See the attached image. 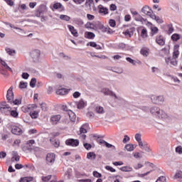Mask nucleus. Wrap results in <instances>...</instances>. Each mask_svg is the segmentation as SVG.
I'll use <instances>...</instances> for the list:
<instances>
[{"mask_svg": "<svg viewBox=\"0 0 182 182\" xmlns=\"http://www.w3.org/2000/svg\"><path fill=\"white\" fill-rule=\"evenodd\" d=\"M141 36L142 38H147V29L143 28L141 32Z\"/></svg>", "mask_w": 182, "mask_h": 182, "instance_id": "49530a36", "label": "nucleus"}, {"mask_svg": "<svg viewBox=\"0 0 182 182\" xmlns=\"http://www.w3.org/2000/svg\"><path fill=\"white\" fill-rule=\"evenodd\" d=\"M156 182H166V178L165 176H160Z\"/></svg>", "mask_w": 182, "mask_h": 182, "instance_id": "680f3d73", "label": "nucleus"}, {"mask_svg": "<svg viewBox=\"0 0 182 182\" xmlns=\"http://www.w3.org/2000/svg\"><path fill=\"white\" fill-rule=\"evenodd\" d=\"M68 93H69V90L63 87H60L56 91V94L60 96H65V95H68Z\"/></svg>", "mask_w": 182, "mask_h": 182, "instance_id": "2eb2a0df", "label": "nucleus"}, {"mask_svg": "<svg viewBox=\"0 0 182 182\" xmlns=\"http://www.w3.org/2000/svg\"><path fill=\"white\" fill-rule=\"evenodd\" d=\"M96 36L92 32L86 31L85 33V38L87 39H95Z\"/></svg>", "mask_w": 182, "mask_h": 182, "instance_id": "393cba45", "label": "nucleus"}, {"mask_svg": "<svg viewBox=\"0 0 182 182\" xmlns=\"http://www.w3.org/2000/svg\"><path fill=\"white\" fill-rule=\"evenodd\" d=\"M135 139L136 141H141V135L140 134H136L135 135Z\"/></svg>", "mask_w": 182, "mask_h": 182, "instance_id": "69168bd1", "label": "nucleus"}, {"mask_svg": "<svg viewBox=\"0 0 182 182\" xmlns=\"http://www.w3.org/2000/svg\"><path fill=\"white\" fill-rule=\"evenodd\" d=\"M23 151L25 153H28V151H31L32 150V146L26 143L25 145H23L21 147Z\"/></svg>", "mask_w": 182, "mask_h": 182, "instance_id": "b1692460", "label": "nucleus"}, {"mask_svg": "<svg viewBox=\"0 0 182 182\" xmlns=\"http://www.w3.org/2000/svg\"><path fill=\"white\" fill-rule=\"evenodd\" d=\"M31 119H38V117L39 116V112L34 111L33 112L30 113Z\"/></svg>", "mask_w": 182, "mask_h": 182, "instance_id": "58836bf2", "label": "nucleus"}, {"mask_svg": "<svg viewBox=\"0 0 182 182\" xmlns=\"http://www.w3.org/2000/svg\"><path fill=\"white\" fill-rule=\"evenodd\" d=\"M1 63L5 69H7V70H9V72H12V68H11L5 61L1 60Z\"/></svg>", "mask_w": 182, "mask_h": 182, "instance_id": "e433bc0d", "label": "nucleus"}, {"mask_svg": "<svg viewBox=\"0 0 182 182\" xmlns=\"http://www.w3.org/2000/svg\"><path fill=\"white\" fill-rule=\"evenodd\" d=\"M174 178L175 179L182 178V171H178V172H176V173L174 176Z\"/></svg>", "mask_w": 182, "mask_h": 182, "instance_id": "de8ad7c7", "label": "nucleus"}, {"mask_svg": "<svg viewBox=\"0 0 182 182\" xmlns=\"http://www.w3.org/2000/svg\"><path fill=\"white\" fill-rule=\"evenodd\" d=\"M136 146H134V145L132 144H127L125 145V149L126 150H127V151H133V150H134V148Z\"/></svg>", "mask_w": 182, "mask_h": 182, "instance_id": "7c9ffc66", "label": "nucleus"}, {"mask_svg": "<svg viewBox=\"0 0 182 182\" xmlns=\"http://www.w3.org/2000/svg\"><path fill=\"white\" fill-rule=\"evenodd\" d=\"M95 112L98 114H103L105 113V108L102 106H97L95 107Z\"/></svg>", "mask_w": 182, "mask_h": 182, "instance_id": "bb28decb", "label": "nucleus"}, {"mask_svg": "<svg viewBox=\"0 0 182 182\" xmlns=\"http://www.w3.org/2000/svg\"><path fill=\"white\" fill-rule=\"evenodd\" d=\"M166 101V98L164 95H151V102L154 105H156L157 106H161L164 105V102Z\"/></svg>", "mask_w": 182, "mask_h": 182, "instance_id": "f257e3e1", "label": "nucleus"}, {"mask_svg": "<svg viewBox=\"0 0 182 182\" xmlns=\"http://www.w3.org/2000/svg\"><path fill=\"white\" fill-rule=\"evenodd\" d=\"M114 100L116 103L119 105V106H122L123 105H126V100L122 98V97L117 95H114Z\"/></svg>", "mask_w": 182, "mask_h": 182, "instance_id": "1a4fd4ad", "label": "nucleus"}, {"mask_svg": "<svg viewBox=\"0 0 182 182\" xmlns=\"http://www.w3.org/2000/svg\"><path fill=\"white\" fill-rule=\"evenodd\" d=\"M178 55H180V51H178V50H174L173 53V58L177 59L178 58Z\"/></svg>", "mask_w": 182, "mask_h": 182, "instance_id": "3c124183", "label": "nucleus"}, {"mask_svg": "<svg viewBox=\"0 0 182 182\" xmlns=\"http://www.w3.org/2000/svg\"><path fill=\"white\" fill-rule=\"evenodd\" d=\"M68 28L69 31L71 32L72 35H73V36H75V38H77V36H79L77 30H76L73 26L68 25Z\"/></svg>", "mask_w": 182, "mask_h": 182, "instance_id": "6ab92c4d", "label": "nucleus"}, {"mask_svg": "<svg viewBox=\"0 0 182 182\" xmlns=\"http://www.w3.org/2000/svg\"><path fill=\"white\" fill-rule=\"evenodd\" d=\"M10 116L14 119H18L19 117V112L16 109H11Z\"/></svg>", "mask_w": 182, "mask_h": 182, "instance_id": "a878e982", "label": "nucleus"}, {"mask_svg": "<svg viewBox=\"0 0 182 182\" xmlns=\"http://www.w3.org/2000/svg\"><path fill=\"white\" fill-rule=\"evenodd\" d=\"M31 87H35L36 86V78H32L30 82Z\"/></svg>", "mask_w": 182, "mask_h": 182, "instance_id": "09e8293b", "label": "nucleus"}, {"mask_svg": "<svg viewBox=\"0 0 182 182\" xmlns=\"http://www.w3.org/2000/svg\"><path fill=\"white\" fill-rule=\"evenodd\" d=\"M98 9L100 14H102V15H107V14H109V9H107L106 7H104L102 5L98 6Z\"/></svg>", "mask_w": 182, "mask_h": 182, "instance_id": "aec40b11", "label": "nucleus"}, {"mask_svg": "<svg viewBox=\"0 0 182 182\" xmlns=\"http://www.w3.org/2000/svg\"><path fill=\"white\" fill-rule=\"evenodd\" d=\"M56 159V156L53 153H49L46 156V163L49 166H52L53 163H55V160Z\"/></svg>", "mask_w": 182, "mask_h": 182, "instance_id": "39448f33", "label": "nucleus"}, {"mask_svg": "<svg viewBox=\"0 0 182 182\" xmlns=\"http://www.w3.org/2000/svg\"><path fill=\"white\" fill-rule=\"evenodd\" d=\"M68 116L71 120V122H76V114L72 111L68 112Z\"/></svg>", "mask_w": 182, "mask_h": 182, "instance_id": "c85d7f7f", "label": "nucleus"}, {"mask_svg": "<svg viewBox=\"0 0 182 182\" xmlns=\"http://www.w3.org/2000/svg\"><path fill=\"white\" fill-rule=\"evenodd\" d=\"M74 23L78 26H83L85 23L81 18H74Z\"/></svg>", "mask_w": 182, "mask_h": 182, "instance_id": "2f4dec72", "label": "nucleus"}, {"mask_svg": "<svg viewBox=\"0 0 182 182\" xmlns=\"http://www.w3.org/2000/svg\"><path fill=\"white\" fill-rule=\"evenodd\" d=\"M156 119H159L164 122H168L171 119V115L166 112L164 110L161 109V112Z\"/></svg>", "mask_w": 182, "mask_h": 182, "instance_id": "7ed1b4c3", "label": "nucleus"}, {"mask_svg": "<svg viewBox=\"0 0 182 182\" xmlns=\"http://www.w3.org/2000/svg\"><path fill=\"white\" fill-rule=\"evenodd\" d=\"M77 109H83L86 107L87 103L83 100V99H81L79 100V102H77L76 103Z\"/></svg>", "mask_w": 182, "mask_h": 182, "instance_id": "f3484780", "label": "nucleus"}, {"mask_svg": "<svg viewBox=\"0 0 182 182\" xmlns=\"http://www.w3.org/2000/svg\"><path fill=\"white\" fill-rule=\"evenodd\" d=\"M78 182H92L91 179H79L77 180Z\"/></svg>", "mask_w": 182, "mask_h": 182, "instance_id": "774afa93", "label": "nucleus"}, {"mask_svg": "<svg viewBox=\"0 0 182 182\" xmlns=\"http://www.w3.org/2000/svg\"><path fill=\"white\" fill-rule=\"evenodd\" d=\"M55 76L57 77V79H63V75L60 73H55Z\"/></svg>", "mask_w": 182, "mask_h": 182, "instance_id": "e2e57ef3", "label": "nucleus"}, {"mask_svg": "<svg viewBox=\"0 0 182 182\" xmlns=\"http://www.w3.org/2000/svg\"><path fill=\"white\" fill-rule=\"evenodd\" d=\"M50 178H52V176L51 175H48L47 176H42L41 179L45 181V182H48L49 181V180H50Z\"/></svg>", "mask_w": 182, "mask_h": 182, "instance_id": "8fccbe9b", "label": "nucleus"}, {"mask_svg": "<svg viewBox=\"0 0 182 182\" xmlns=\"http://www.w3.org/2000/svg\"><path fill=\"white\" fill-rule=\"evenodd\" d=\"M121 171H124V173H129L130 171H133V168L130 166H122L119 168Z\"/></svg>", "mask_w": 182, "mask_h": 182, "instance_id": "cd10ccee", "label": "nucleus"}, {"mask_svg": "<svg viewBox=\"0 0 182 182\" xmlns=\"http://www.w3.org/2000/svg\"><path fill=\"white\" fill-rule=\"evenodd\" d=\"M181 38L180 34L174 33L171 36V39L173 41V42H177V41H179V39Z\"/></svg>", "mask_w": 182, "mask_h": 182, "instance_id": "c9c22d12", "label": "nucleus"}, {"mask_svg": "<svg viewBox=\"0 0 182 182\" xmlns=\"http://www.w3.org/2000/svg\"><path fill=\"white\" fill-rule=\"evenodd\" d=\"M14 88L11 87L8 91L6 95V99L9 103H12L14 100V92L12 91Z\"/></svg>", "mask_w": 182, "mask_h": 182, "instance_id": "9d476101", "label": "nucleus"}, {"mask_svg": "<svg viewBox=\"0 0 182 182\" xmlns=\"http://www.w3.org/2000/svg\"><path fill=\"white\" fill-rule=\"evenodd\" d=\"M109 23L112 28H114V26H116V21H114V19H110Z\"/></svg>", "mask_w": 182, "mask_h": 182, "instance_id": "5fc2aeb1", "label": "nucleus"}, {"mask_svg": "<svg viewBox=\"0 0 182 182\" xmlns=\"http://www.w3.org/2000/svg\"><path fill=\"white\" fill-rule=\"evenodd\" d=\"M173 66H177V58H172V60H171V64Z\"/></svg>", "mask_w": 182, "mask_h": 182, "instance_id": "052dcab7", "label": "nucleus"}, {"mask_svg": "<svg viewBox=\"0 0 182 182\" xmlns=\"http://www.w3.org/2000/svg\"><path fill=\"white\" fill-rule=\"evenodd\" d=\"M11 133L17 135L22 134V129L18 126H14L11 129Z\"/></svg>", "mask_w": 182, "mask_h": 182, "instance_id": "dca6fc26", "label": "nucleus"}, {"mask_svg": "<svg viewBox=\"0 0 182 182\" xmlns=\"http://www.w3.org/2000/svg\"><path fill=\"white\" fill-rule=\"evenodd\" d=\"M61 117L60 114L53 115L50 117V122L51 124H58L60 121Z\"/></svg>", "mask_w": 182, "mask_h": 182, "instance_id": "f8f14e48", "label": "nucleus"}, {"mask_svg": "<svg viewBox=\"0 0 182 182\" xmlns=\"http://www.w3.org/2000/svg\"><path fill=\"white\" fill-rule=\"evenodd\" d=\"M99 144H101L102 146H106L107 147V149H112V147H113L114 149V146H113L111 144H109L108 142H107L106 141L103 140V139H100L98 141Z\"/></svg>", "mask_w": 182, "mask_h": 182, "instance_id": "412c9836", "label": "nucleus"}, {"mask_svg": "<svg viewBox=\"0 0 182 182\" xmlns=\"http://www.w3.org/2000/svg\"><path fill=\"white\" fill-rule=\"evenodd\" d=\"M143 149L145 150V151H147L148 153L150 152V146H149L147 144H144L143 146Z\"/></svg>", "mask_w": 182, "mask_h": 182, "instance_id": "6e6d98bb", "label": "nucleus"}, {"mask_svg": "<svg viewBox=\"0 0 182 182\" xmlns=\"http://www.w3.org/2000/svg\"><path fill=\"white\" fill-rule=\"evenodd\" d=\"M82 94L80 92L76 91L73 94V97H74V99H77Z\"/></svg>", "mask_w": 182, "mask_h": 182, "instance_id": "4d7b16f0", "label": "nucleus"}, {"mask_svg": "<svg viewBox=\"0 0 182 182\" xmlns=\"http://www.w3.org/2000/svg\"><path fill=\"white\" fill-rule=\"evenodd\" d=\"M151 19H154V21H156L157 23H163V19L156 16V14H152V16H151Z\"/></svg>", "mask_w": 182, "mask_h": 182, "instance_id": "c756f323", "label": "nucleus"}, {"mask_svg": "<svg viewBox=\"0 0 182 182\" xmlns=\"http://www.w3.org/2000/svg\"><path fill=\"white\" fill-rule=\"evenodd\" d=\"M60 19H62V21H66V22H69V21H70L69 16L65 14H61L60 16Z\"/></svg>", "mask_w": 182, "mask_h": 182, "instance_id": "4c0bfd02", "label": "nucleus"}, {"mask_svg": "<svg viewBox=\"0 0 182 182\" xmlns=\"http://www.w3.org/2000/svg\"><path fill=\"white\" fill-rule=\"evenodd\" d=\"M93 176H94V177H97V178H99L102 177V173L95 171L93 172Z\"/></svg>", "mask_w": 182, "mask_h": 182, "instance_id": "0e129e2a", "label": "nucleus"}, {"mask_svg": "<svg viewBox=\"0 0 182 182\" xmlns=\"http://www.w3.org/2000/svg\"><path fill=\"white\" fill-rule=\"evenodd\" d=\"M127 62H129V63H131L133 66H137V65H141V61L139 60H134L130 57L126 58Z\"/></svg>", "mask_w": 182, "mask_h": 182, "instance_id": "ddd939ff", "label": "nucleus"}, {"mask_svg": "<svg viewBox=\"0 0 182 182\" xmlns=\"http://www.w3.org/2000/svg\"><path fill=\"white\" fill-rule=\"evenodd\" d=\"M53 8H54V9H60V8H62V4H60V3H55L53 5Z\"/></svg>", "mask_w": 182, "mask_h": 182, "instance_id": "bf43d9fd", "label": "nucleus"}, {"mask_svg": "<svg viewBox=\"0 0 182 182\" xmlns=\"http://www.w3.org/2000/svg\"><path fill=\"white\" fill-rule=\"evenodd\" d=\"M141 12L142 14H144V15H147V16H150V18L153 15L151 14V12H152L151 9L149 6H144L141 9Z\"/></svg>", "mask_w": 182, "mask_h": 182, "instance_id": "9b49d317", "label": "nucleus"}, {"mask_svg": "<svg viewBox=\"0 0 182 182\" xmlns=\"http://www.w3.org/2000/svg\"><path fill=\"white\" fill-rule=\"evenodd\" d=\"M41 109L43 110V112H47L48 111V105H46V103L42 102L40 104Z\"/></svg>", "mask_w": 182, "mask_h": 182, "instance_id": "c03bdc74", "label": "nucleus"}, {"mask_svg": "<svg viewBox=\"0 0 182 182\" xmlns=\"http://www.w3.org/2000/svg\"><path fill=\"white\" fill-rule=\"evenodd\" d=\"M36 107V105H28L22 107V112L24 113H29L31 110H33Z\"/></svg>", "mask_w": 182, "mask_h": 182, "instance_id": "a211bd4d", "label": "nucleus"}, {"mask_svg": "<svg viewBox=\"0 0 182 182\" xmlns=\"http://www.w3.org/2000/svg\"><path fill=\"white\" fill-rule=\"evenodd\" d=\"M6 52L10 55V56H14V55H15L16 53V52L15 51V50H12L11 48H6Z\"/></svg>", "mask_w": 182, "mask_h": 182, "instance_id": "ea45409f", "label": "nucleus"}, {"mask_svg": "<svg viewBox=\"0 0 182 182\" xmlns=\"http://www.w3.org/2000/svg\"><path fill=\"white\" fill-rule=\"evenodd\" d=\"M19 87L20 89H26L28 87V82L23 81L20 82Z\"/></svg>", "mask_w": 182, "mask_h": 182, "instance_id": "a19ab883", "label": "nucleus"}, {"mask_svg": "<svg viewBox=\"0 0 182 182\" xmlns=\"http://www.w3.org/2000/svg\"><path fill=\"white\" fill-rule=\"evenodd\" d=\"M102 93H103L106 96H112V97H114V95H116V93L113 92L109 88H103L102 90Z\"/></svg>", "mask_w": 182, "mask_h": 182, "instance_id": "4468645a", "label": "nucleus"}, {"mask_svg": "<svg viewBox=\"0 0 182 182\" xmlns=\"http://www.w3.org/2000/svg\"><path fill=\"white\" fill-rule=\"evenodd\" d=\"M161 111V109L159 107H151L150 109V113L154 116V117H156L157 119L159 114H160V112Z\"/></svg>", "mask_w": 182, "mask_h": 182, "instance_id": "423d86ee", "label": "nucleus"}, {"mask_svg": "<svg viewBox=\"0 0 182 182\" xmlns=\"http://www.w3.org/2000/svg\"><path fill=\"white\" fill-rule=\"evenodd\" d=\"M176 153H178V154H182V147L178 146L176 148Z\"/></svg>", "mask_w": 182, "mask_h": 182, "instance_id": "338daca9", "label": "nucleus"}, {"mask_svg": "<svg viewBox=\"0 0 182 182\" xmlns=\"http://www.w3.org/2000/svg\"><path fill=\"white\" fill-rule=\"evenodd\" d=\"M156 42L158 43V45H160V46H163L166 43L164 38H163L161 36L156 37Z\"/></svg>", "mask_w": 182, "mask_h": 182, "instance_id": "5701e85b", "label": "nucleus"}, {"mask_svg": "<svg viewBox=\"0 0 182 182\" xmlns=\"http://www.w3.org/2000/svg\"><path fill=\"white\" fill-rule=\"evenodd\" d=\"M11 109L12 108L8 105H4L3 107H0V111L1 112V113L6 114V116H9Z\"/></svg>", "mask_w": 182, "mask_h": 182, "instance_id": "6e6552de", "label": "nucleus"}, {"mask_svg": "<svg viewBox=\"0 0 182 182\" xmlns=\"http://www.w3.org/2000/svg\"><path fill=\"white\" fill-rule=\"evenodd\" d=\"M89 127V124H84L80 128V134H85L87 133V128Z\"/></svg>", "mask_w": 182, "mask_h": 182, "instance_id": "4be33fe9", "label": "nucleus"}, {"mask_svg": "<svg viewBox=\"0 0 182 182\" xmlns=\"http://www.w3.org/2000/svg\"><path fill=\"white\" fill-rule=\"evenodd\" d=\"M46 11V6H45V4H41L34 11V15L37 18H43Z\"/></svg>", "mask_w": 182, "mask_h": 182, "instance_id": "f03ea898", "label": "nucleus"}, {"mask_svg": "<svg viewBox=\"0 0 182 182\" xmlns=\"http://www.w3.org/2000/svg\"><path fill=\"white\" fill-rule=\"evenodd\" d=\"M8 25H9V26L11 28H14V29H18V31H19V32L21 33H25V31H23V29H22L21 28L15 27L14 25L11 24V23H8Z\"/></svg>", "mask_w": 182, "mask_h": 182, "instance_id": "a18cd8bd", "label": "nucleus"}, {"mask_svg": "<svg viewBox=\"0 0 182 182\" xmlns=\"http://www.w3.org/2000/svg\"><path fill=\"white\" fill-rule=\"evenodd\" d=\"M150 52V50L148 48H143L141 50V54L143 55V56H147Z\"/></svg>", "mask_w": 182, "mask_h": 182, "instance_id": "473e14b6", "label": "nucleus"}, {"mask_svg": "<svg viewBox=\"0 0 182 182\" xmlns=\"http://www.w3.org/2000/svg\"><path fill=\"white\" fill-rule=\"evenodd\" d=\"M134 19L138 22H144L146 21L140 14H138L135 17H134Z\"/></svg>", "mask_w": 182, "mask_h": 182, "instance_id": "f704fd0d", "label": "nucleus"}, {"mask_svg": "<svg viewBox=\"0 0 182 182\" xmlns=\"http://www.w3.org/2000/svg\"><path fill=\"white\" fill-rule=\"evenodd\" d=\"M65 144H67V146H71L72 147H77V146H79V140L74 139H67Z\"/></svg>", "mask_w": 182, "mask_h": 182, "instance_id": "0eeeda50", "label": "nucleus"}, {"mask_svg": "<svg viewBox=\"0 0 182 182\" xmlns=\"http://www.w3.org/2000/svg\"><path fill=\"white\" fill-rule=\"evenodd\" d=\"M31 57L34 62H39V60L41 59V50H34L31 51Z\"/></svg>", "mask_w": 182, "mask_h": 182, "instance_id": "20e7f679", "label": "nucleus"}, {"mask_svg": "<svg viewBox=\"0 0 182 182\" xmlns=\"http://www.w3.org/2000/svg\"><path fill=\"white\" fill-rule=\"evenodd\" d=\"M32 180H33V178L24 177L20 179V182H30L32 181Z\"/></svg>", "mask_w": 182, "mask_h": 182, "instance_id": "37998d69", "label": "nucleus"}, {"mask_svg": "<svg viewBox=\"0 0 182 182\" xmlns=\"http://www.w3.org/2000/svg\"><path fill=\"white\" fill-rule=\"evenodd\" d=\"M105 168L108 171H111V173H115L116 172V169H114L113 167H112L110 166H106Z\"/></svg>", "mask_w": 182, "mask_h": 182, "instance_id": "603ef678", "label": "nucleus"}, {"mask_svg": "<svg viewBox=\"0 0 182 182\" xmlns=\"http://www.w3.org/2000/svg\"><path fill=\"white\" fill-rule=\"evenodd\" d=\"M93 0H87L85 2V6H89L90 8L93 5Z\"/></svg>", "mask_w": 182, "mask_h": 182, "instance_id": "864d4df0", "label": "nucleus"}, {"mask_svg": "<svg viewBox=\"0 0 182 182\" xmlns=\"http://www.w3.org/2000/svg\"><path fill=\"white\" fill-rule=\"evenodd\" d=\"M88 160H95L96 159V154L95 152H90L87 154Z\"/></svg>", "mask_w": 182, "mask_h": 182, "instance_id": "72a5a7b5", "label": "nucleus"}, {"mask_svg": "<svg viewBox=\"0 0 182 182\" xmlns=\"http://www.w3.org/2000/svg\"><path fill=\"white\" fill-rule=\"evenodd\" d=\"M127 141H130V137L127 135H124L122 143H124V144H126Z\"/></svg>", "mask_w": 182, "mask_h": 182, "instance_id": "13d9d810", "label": "nucleus"}, {"mask_svg": "<svg viewBox=\"0 0 182 182\" xmlns=\"http://www.w3.org/2000/svg\"><path fill=\"white\" fill-rule=\"evenodd\" d=\"M124 35H125V36H129V38H132V35H133V31H130V30H127L123 32Z\"/></svg>", "mask_w": 182, "mask_h": 182, "instance_id": "79ce46f5", "label": "nucleus"}]
</instances>
